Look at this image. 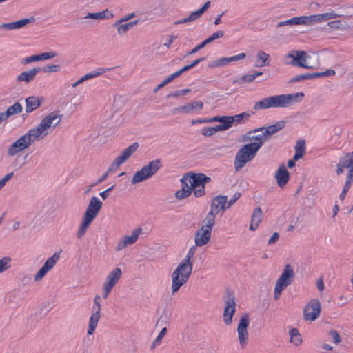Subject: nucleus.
Instances as JSON below:
<instances>
[{
    "label": "nucleus",
    "mask_w": 353,
    "mask_h": 353,
    "mask_svg": "<svg viewBox=\"0 0 353 353\" xmlns=\"http://www.w3.org/2000/svg\"><path fill=\"white\" fill-rule=\"evenodd\" d=\"M196 245L192 246L185 258L183 259L177 268L172 272V294H174L185 284L192 272L193 265L190 260L193 258L196 249Z\"/></svg>",
    "instance_id": "1"
},
{
    "label": "nucleus",
    "mask_w": 353,
    "mask_h": 353,
    "mask_svg": "<svg viewBox=\"0 0 353 353\" xmlns=\"http://www.w3.org/2000/svg\"><path fill=\"white\" fill-rule=\"evenodd\" d=\"M304 97L303 92L269 96L254 103V110H265L272 108H288L293 103L300 102Z\"/></svg>",
    "instance_id": "2"
},
{
    "label": "nucleus",
    "mask_w": 353,
    "mask_h": 353,
    "mask_svg": "<svg viewBox=\"0 0 353 353\" xmlns=\"http://www.w3.org/2000/svg\"><path fill=\"white\" fill-rule=\"evenodd\" d=\"M61 117L59 112H52L45 117L36 128L29 130L23 136L31 145L41 135L42 137L46 136L48 133L44 131L50 128L53 123V126L55 128L60 123Z\"/></svg>",
    "instance_id": "3"
},
{
    "label": "nucleus",
    "mask_w": 353,
    "mask_h": 353,
    "mask_svg": "<svg viewBox=\"0 0 353 353\" xmlns=\"http://www.w3.org/2000/svg\"><path fill=\"white\" fill-rule=\"evenodd\" d=\"M259 145L260 143H248L236 152L234 159L236 171L240 170L248 162L254 159L260 149Z\"/></svg>",
    "instance_id": "4"
},
{
    "label": "nucleus",
    "mask_w": 353,
    "mask_h": 353,
    "mask_svg": "<svg viewBox=\"0 0 353 353\" xmlns=\"http://www.w3.org/2000/svg\"><path fill=\"white\" fill-rule=\"evenodd\" d=\"M226 296L224 297L225 308L223 311V321L225 325H229L232 323V318L236 312V302L234 292L230 289L225 291Z\"/></svg>",
    "instance_id": "5"
},
{
    "label": "nucleus",
    "mask_w": 353,
    "mask_h": 353,
    "mask_svg": "<svg viewBox=\"0 0 353 353\" xmlns=\"http://www.w3.org/2000/svg\"><path fill=\"white\" fill-rule=\"evenodd\" d=\"M250 324V317L248 313H244L239 319L237 327L238 338L241 347L244 349L248 342V327Z\"/></svg>",
    "instance_id": "6"
},
{
    "label": "nucleus",
    "mask_w": 353,
    "mask_h": 353,
    "mask_svg": "<svg viewBox=\"0 0 353 353\" xmlns=\"http://www.w3.org/2000/svg\"><path fill=\"white\" fill-rule=\"evenodd\" d=\"M321 305L319 299H311L303 310V319L305 321H314L320 316Z\"/></svg>",
    "instance_id": "7"
},
{
    "label": "nucleus",
    "mask_w": 353,
    "mask_h": 353,
    "mask_svg": "<svg viewBox=\"0 0 353 353\" xmlns=\"http://www.w3.org/2000/svg\"><path fill=\"white\" fill-rule=\"evenodd\" d=\"M101 296L99 295H96L94 299V305L92 306V315L90 318L89 325L88 329V334L92 335L94 332V330L97 326L98 321L100 319V313H101Z\"/></svg>",
    "instance_id": "8"
},
{
    "label": "nucleus",
    "mask_w": 353,
    "mask_h": 353,
    "mask_svg": "<svg viewBox=\"0 0 353 353\" xmlns=\"http://www.w3.org/2000/svg\"><path fill=\"white\" fill-rule=\"evenodd\" d=\"M287 57L292 58V60L289 62L294 66H297L305 69H312V66L306 63L307 59L309 57L306 52L303 50H295L287 55Z\"/></svg>",
    "instance_id": "9"
},
{
    "label": "nucleus",
    "mask_w": 353,
    "mask_h": 353,
    "mask_svg": "<svg viewBox=\"0 0 353 353\" xmlns=\"http://www.w3.org/2000/svg\"><path fill=\"white\" fill-rule=\"evenodd\" d=\"M184 176H185V179L189 178V182L190 183V187L192 190L195 189V188L205 185L206 183L211 181V178L203 173L189 172Z\"/></svg>",
    "instance_id": "10"
},
{
    "label": "nucleus",
    "mask_w": 353,
    "mask_h": 353,
    "mask_svg": "<svg viewBox=\"0 0 353 353\" xmlns=\"http://www.w3.org/2000/svg\"><path fill=\"white\" fill-rule=\"evenodd\" d=\"M102 205L103 203L99 198L92 196L90 200L83 216L94 221L99 213Z\"/></svg>",
    "instance_id": "11"
},
{
    "label": "nucleus",
    "mask_w": 353,
    "mask_h": 353,
    "mask_svg": "<svg viewBox=\"0 0 353 353\" xmlns=\"http://www.w3.org/2000/svg\"><path fill=\"white\" fill-rule=\"evenodd\" d=\"M295 274L292 266L290 264H286L276 283L286 288L292 283Z\"/></svg>",
    "instance_id": "12"
},
{
    "label": "nucleus",
    "mask_w": 353,
    "mask_h": 353,
    "mask_svg": "<svg viewBox=\"0 0 353 353\" xmlns=\"http://www.w3.org/2000/svg\"><path fill=\"white\" fill-rule=\"evenodd\" d=\"M30 146V145L25 137L21 136L8 148L7 154L13 157Z\"/></svg>",
    "instance_id": "13"
},
{
    "label": "nucleus",
    "mask_w": 353,
    "mask_h": 353,
    "mask_svg": "<svg viewBox=\"0 0 353 353\" xmlns=\"http://www.w3.org/2000/svg\"><path fill=\"white\" fill-rule=\"evenodd\" d=\"M227 208V196H216L212 199L210 212L216 216Z\"/></svg>",
    "instance_id": "14"
},
{
    "label": "nucleus",
    "mask_w": 353,
    "mask_h": 353,
    "mask_svg": "<svg viewBox=\"0 0 353 353\" xmlns=\"http://www.w3.org/2000/svg\"><path fill=\"white\" fill-rule=\"evenodd\" d=\"M203 108L202 101H194L191 103H186L183 106L175 108L172 110V114H175L179 112L190 114L194 111H200Z\"/></svg>",
    "instance_id": "15"
},
{
    "label": "nucleus",
    "mask_w": 353,
    "mask_h": 353,
    "mask_svg": "<svg viewBox=\"0 0 353 353\" xmlns=\"http://www.w3.org/2000/svg\"><path fill=\"white\" fill-rule=\"evenodd\" d=\"M34 21L35 18L32 16L29 18L22 19L16 21L1 23L0 24V30H12L14 29H20L27 24L34 23Z\"/></svg>",
    "instance_id": "16"
},
{
    "label": "nucleus",
    "mask_w": 353,
    "mask_h": 353,
    "mask_svg": "<svg viewBox=\"0 0 353 353\" xmlns=\"http://www.w3.org/2000/svg\"><path fill=\"white\" fill-rule=\"evenodd\" d=\"M224 35V32L222 30H218L215 32H214L211 36L208 37L206 39L203 41L201 43H200L199 45H197L195 48L192 49L190 51L188 52L185 55V57L187 56H189L190 54H194L203 48L206 45L210 43L211 42L214 41V40L221 38Z\"/></svg>",
    "instance_id": "17"
},
{
    "label": "nucleus",
    "mask_w": 353,
    "mask_h": 353,
    "mask_svg": "<svg viewBox=\"0 0 353 353\" xmlns=\"http://www.w3.org/2000/svg\"><path fill=\"white\" fill-rule=\"evenodd\" d=\"M285 125V121H279L273 125H270L268 127H261L259 128L255 129L253 131L249 132L248 134H251L252 132H256L259 131H263L265 130V135H266L267 138L270 137L271 135L277 132L278 131L282 130Z\"/></svg>",
    "instance_id": "18"
},
{
    "label": "nucleus",
    "mask_w": 353,
    "mask_h": 353,
    "mask_svg": "<svg viewBox=\"0 0 353 353\" xmlns=\"http://www.w3.org/2000/svg\"><path fill=\"white\" fill-rule=\"evenodd\" d=\"M211 232L201 227L195 234L194 241L196 246L201 247L207 244L211 238Z\"/></svg>",
    "instance_id": "19"
},
{
    "label": "nucleus",
    "mask_w": 353,
    "mask_h": 353,
    "mask_svg": "<svg viewBox=\"0 0 353 353\" xmlns=\"http://www.w3.org/2000/svg\"><path fill=\"white\" fill-rule=\"evenodd\" d=\"M275 179L278 185L281 188H283L288 182L290 173L283 164L278 168L275 174Z\"/></svg>",
    "instance_id": "20"
},
{
    "label": "nucleus",
    "mask_w": 353,
    "mask_h": 353,
    "mask_svg": "<svg viewBox=\"0 0 353 353\" xmlns=\"http://www.w3.org/2000/svg\"><path fill=\"white\" fill-rule=\"evenodd\" d=\"M122 274L121 270L119 268H114L108 275L103 285L113 288L117 283Z\"/></svg>",
    "instance_id": "21"
},
{
    "label": "nucleus",
    "mask_w": 353,
    "mask_h": 353,
    "mask_svg": "<svg viewBox=\"0 0 353 353\" xmlns=\"http://www.w3.org/2000/svg\"><path fill=\"white\" fill-rule=\"evenodd\" d=\"M161 167V160L156 159L150 161L146 165L143 167L145 172L149 178L154 175Z\"/></svg>",
    "instance_id": "22"
},
{
    "label": "nucleus",
    "mask_w": 353,
    "mask_h": 353,
    "mask_svg": "<svg viewBox=\"0 0 353 353\" xmlns=\"http://www.w3.org/2000/svg\"><path fill=\"white\" fill-rule=\"evenodd\" d=\"M39 72V70L37 69L36 68H32L28 71H24L21 72L19 75H18V77H17V81H24L26 83H28L35 79L36 75Z\"/></svg>",
    "instance_id": "23"
},
{
    "label": "nucleus",
    "mask_w": 353,
    "mask_h": 353,
    "mask_svg": "<svg viewBox=\"0 0 353 353\" xmlns=\"http://www.w3.org/2000/svg\"><path fill=\"white\" fill-rule=\"evenodd\" d=\"M263 218V212L260 207H257L254 210V212L251 218V223L250 225V230H255L259 223H261Z\"/></svg>",
    "instance_id": "24"
},
{
    "label": "nucleus",
    "mask_w": 353,
    "mask_h": 353,
    "mask_svg": "<svg viewBox=\"0 0 353 353\" xmlns=\"http://www.w3.org/2000/svg\"><path fill=\"white\" fill-rule=\"evenodd\" d=\"M181 182L183 185H184V186L183 187L182 189L179 190L178 191L176 192L175 197L177 199H183L187 198L192 192V190L185 182V176H183V178L181 179Z\"/></svg>",
    "instance_id": "25"
},
{
    "label": "nucleus",
    "mask_w": 353,
    "mask_h": 353,
    "mask_svg": "<svg viewBox=\"0 0 353 353\" xmlns=\"http://www.w3.org/2000/svg\"><path fill=\"white\" fill-rule=\"evenodd\" d=\"M25 102L26 113L32 112L41 104V101L39 100V98L34 96L27 97Z\"/></svg>",
    "instance_id": "26"
},
{
    "label": "nucleus",
    "mask_w": 353,
    "mask_h": 353,
    "mask_svg": "<svg viewBox=\"0 0 353 353\" xmlns=\"http://www.w3.org/2000/svg\"><path fill=\"white\" fill-rule=\"evenodd\" d=\"M93 220L83 216L81 223L78 228L77 232V236L79 239H81L85 234L87 230L90 227V224Z\"/></svg>",
    "instance_id": "27"
},
{
    "label": "nucleus",
    "mask_w": 353,
    "mask_h": 353,
    "mask_svg": "<svg viewBox=\"0 0 353 353\" xmlns=\"http://www.w3.org/2000/svg\"><path fill=\"white\" fill-rule=\"evenodd\" d=\"M270 62V55L264 51H259L256 54V61L255 62L256 67H263L269 65Z\"/></svg>",
    "instance_id": "28"
},
{
    "label": "nucleus",
    "mask_w": 353,
    "mask_h": 353,
    "mask_svg": "<svg viewBox=\"0 0 353 353\" xmlns=\"http://www.w3.org/2000/svg\"><path fill=\"white\" fill-rule=\"evenodd\" d=\"M114 17V14L109 12L108 9L100 12H94V13H88V14L84 17V19H111Z\"/></svg>",
    "instance_id": "29"
},
{
    "label": "nucleus",
    "mask_w": 353,
    "mask_h": 353,
    "mask_svg": "<svg viewBox=\"0 0 353 353\" xmlns=\"http://www.w3.org/2000/svg\"><path fill=\"white\" fill-rule=\"evenodd\" d=\"M305 152V140H299L296 142V145L295 146V154L294 155V160H299L301 159Z\"/></svg>",
    "instance_id": "30"
},
{
    "label": "nucleus",
    "mask_w": 353,
    "mask_h": 353,
    "mask_svg": "<svg viewBox=\"0 0 353 353\" xmlns=\"http://www.w3.org/2000/svg\"><path fill=\"white\" fill-rule=\"evenodd\" d=\"M263 74V72H256L253 74H248L242 76L240 79L234 81V83L242 84L243 83H251L257 77H259Z\"/></svg>",
    "instance_id": "31"
},
{
    "label": "nucleus",
    "mask_w": 353,
    "mask_h": 353,
    "mask_svg": "<svg viewBox=\"0 0 353 353\" xmlns=\"http://www.w3.org/2000/svg\"><path fill=\"white\" fill-rule=\"evenodd\" d=\"M216 216L212 212H209L205 219L203 221L202 227L212 232V228L215 224Z\"/></svg>",
    "instance_id": "32"
},
{
    "label": "nucleus",
    "mask_w": 353,
    "mask_h": 353,
    "mask_svg": "<svg viewBox=\"0 0 353 353\" xmlns=\"http://www.w3.org/2000/svg\"><path fill=\"white\" fill-rule=\"evenodd\" d=\"M316 78H318L316 72L306 73V74L296 75V76L292 77L289 81V82L290 83H296V82H299V81H303V80L313 79H316Z\"/></svg>",
    "instance_id": "33"
},
{
    "label": "nucleus",
    "mask_w": 353,
    "mask_h": 353,
    "mask_svg": "<svg viewBox=\"0 0 353 353\" xmlns=\"http://www.w3.org/2000/svg\"><path fill=\"white\" fill-rule=\"evenodd\" d=\"M289 334L290 336V342L298 346L302 343L301 336L297 328L290 330Z\"/></svg>",
    "instance_id": "34"
},
{
    "label": "nucleus",
    "mask_w": 353,
    "mask_h": 353,
    "mask_svg": "<svg viewBox=\"0 0 353 353\" xmlns=\"http://www.w3.org/2000/svg\"><path fill=\"white\" fill-rule=\"evenodd\" d=\"M141 232L142 229L141 228L133 230L130 236H125L124 237V243H127V245H132L134 243L137 241L139 235L141 233Z\"/></svg>",
    "instance_id": "35"
},
{
    "label": "nucleus",
    "mask_w": 353,
    "mask_h": 353,
    "mask_svg": "<svg viewBox=\"0 0 353 353\" xmlns=\"http://www.w3.org/2000/svg\"><path fill=\"white\" fill-rule=\"evenodd\" d=\"M148 179H149V177L148 176V175L146 174V173L145 172L144 170L142 168L140 170L136 172V173L134 174L131 180V183L132 184H137L138 183L147 180Z\"/></svg>",
    "instance_id": "36"
},
{
    "label": "nucleus",
    "mask_w": 353,
    "mask_h": 353,
    "mask_svg": "<svg viewBox=\"0 0 353 353\" xmlns=\"http://www.w3.org/2000/svg\"><path fill=\"white\" fill-rule=\"evenodd\" d=\"M60 258V252H55L54 254L48 258L43 264V267L46 268L48 271H50L56 264L57 261Z\"/></svg>",
    "instance_id": "37"
},
{
    "label": "nucleus",
    "mask_w": 353,
    "mask_h": 353,
    "mask_svg": "<svg viewBox=\"0 0 353 353\" xmlns=\"http://www.w3.org/2000/svg\"><path fill=\"white\" fill-rule=\"evenodd\" d=\"M302 25L311 26L317 23H320L318 14H312L309 16H301Z\"/></svg>",
    "instance_id": "38"
},
{
    "label": "nucleus",
    "mask_w": 353,
    "mask_h": 353,
    "mask_svg": "<svg viewBox=\"0 0 353 353\" xmlns=\"http://www.w3.org/2000/svg\"><path fill=\"white\" fill-rule=\"evenodd\" d=\"M23 107L19 102L14 103L12 105L10 106L5 111L6 114L10 117L12 115L19 114L22 112Z\"/></svg>",
    "instance_id": "39"
},
{
    "label": "nucleus",
    "mask_w": 353,
    "mask_h": 353,
    "mask_svg": "<svg viewBox=\"0 0 353 353\" xmlns=\"http://www.w3.org/2000/svg\"><path fill=\"white\" fill-rule=\"evenodd\" d=\"M251 114L248 112H243L239 114L232 116L234 119V123H245L250 119Z\"/></svg>",
    "instance_id": "40"
},
{
    "label": "nucleus",
    "mask_w": 353,
    "mask_h": 353,
    "mask_svg": "<svg viewBox=\"0 0 353 353\" xmlns=\"http://www.w3.org/2000/svg\"><path fill=\"white\" fill-rule=\"evenodd\" d=\"M138 22V20H135L134 21H130L125 24H120L117 26L118 33L121 35L126 33L130 28L137 25Z\"/></svg>",
    "instance_id": "41"
},
{
    "label": "nucleus",
    "mask_w": 353,
    "mask_h": 353,
    "mask_svg": "<svg viewBox=\"0 0 353 353\" xmlns=\"http://www.w3.org/2000/svg\"><path fill=\"white\" fill-rule=\"evenodd\" d=\"M294 25H302L301 16L292 17L284 21L279 22L277 25V27Z\"/></svg>",
    "instance_id": "42"
},
{
    "label": "nucleus",
    "mask_w": 353,
    "mask_h": 353,
    "mask_svg": "<svg viewBox=\"0 0 353 353\" xmlns=\"http://www.w3.org/2000/svg\"><path fill=\"white\" fill-rule=\"evenodd\" d=\"M352 161H347L343 158L341 157L339 160V163L337 164V168L336 170V173L337 175L341 174L343 171L344 168H347L351 164Z\"/></svg>",
    "instance_id": "43"
},
{
    "label": "nucleus",
    "mask_w": 353,
    "mask_h": 353,
    "mask_svg": "<svg viewBox=\"0 0 353 353\" xmlns=\"http://www.w3.org/2000/svg\"><path fill=\"white\" fill-rule=\"evenodd\" d=\"M219 123L227 130L234 124V119H232V116H221Z\"/></svg>",
    "instance_id": "44"
},
{
    "label": "nucleus",
    "mask_w": 353,
    "mask_h": 353,
    "mask_svg": "<svg viewBox=\"0 0 353 353\" xmlns=\"http://www.w3.org/2000/svg\"><path fill=\"white\" fill-rule=\"evenodd\" d=\"M178 77L177 74H176V72H174L173 74H172L171 75L168 76L166 79H165L161 83H159L154 90V92H157L158 90H159L160 89H161L162 88H163L165 85H166L167 84L170 83V82H172L173 80H174L175 79H176Z\"/></svg>",
    "instance_id": "45"
},
{
    "label": "nucleus",
    "mask_w": 353,
    "mask_h": 353,
    "mask_svg": "<svg viewBox=\"0 0 353 353\" xmlns=\"http://www.w3.org/2000/svg\"><path fill=\"white\" fill-rule=\"evenodd\" d=\"M228 63V57H221L220 59H218L216 60H214L212 62H210L208 67V68H218L221 66L225 65Z\"/></svg>",
    "instance_id": "46"
},
{
    "label": "nucleus",
    "mask_w": 353,
    "mask_h": 353,
    "mask_svg": "<svg viewBox=\"0 0 353 353\" xmlns=\"http://www.w3.org/2000/svg\"><path fill=\"white\" fill-rule=\"evenodd\" d=\"M11 259L8 256L0 259V274L10 268Z\"/></svg>",
    "instance_id": "47"
},
{
    "label": "nucleus",
    "mask_w": 353,
    "mask_h": 353,
    "mask_svg": "<svg viewBox=\"0 0 353 353\" xmlns=\"http://www.w3.org/2000/svg\"><path fill=\"white\" fill-rule=\"evenodd\" d=\"M318 15L319 17L320 22H322L323 21H327V20H329L331 19H335V18L340 17L339 14H336L334 11L326 12V13H323V14H319Z\"/></svg>",
    "instance_id": "48"
},
{
    "label": "nucleus",
    "mask_w": 353,
    "mask_h": 353,
    "mask_svg": "<svg viewBox=\"0 0 353 353\" xmlns=\"http://www.w3.org/2000/svg\"><path fill=\"white\" fill-rule=\"evenodd\" d=\"M267 139L268 138L266 135H265L264 132H263L262 134L252 136L251 137H249L250 141H256V142H252L251 143H260V148L263 145V144L264 143Z\"/></svg>",
    "instance_id": "49"
},
{
    "label": "nucleus",
    "mask_w": 353,
    "mask_h": 353,
    "mask_svg": "<svg viewBox=\"0 0 353 353\" xmlns=\"http://www.w3.org/2000/svg\"><path fill=\"white\" fill-rule=\"evenodd\" d=\"M130 157L122 152L119 156H118L113 162V165H115L116 168H118L122 163L127 161Z\"/></svg>",
    "instance_id": "50"
},
{
    "label": "nucleus",
    "mask_w": 353,
    "mask_h": 353,
    "mask_svg": "<svg viewBox=\"0 0 353 353\" xmlns=\"http://www.w3.org/2000/svg\"><path fill=\"white\" fill-rule=\"evenodd\" d=\"M139 144L138 142H134L133 143L132 145H130V146H128L127 148H125L123 152H124V154H125L126 155H128L129 157H130V156L137 150V149L139 148Z\"/></svg>",
    "instance_id": "51"
},
{
    "label": "nucleus",
    "mask_w": 353,
    "mask_h": 353,
    "mask_svg": "<svg viewBox=\"0 0 353 353\" xmlns=\"http://www.w3.org/2000/svg\"><path fill=\"white\" fill-rule=\"evenodd\" d=\"M191 91L190 89H183V90H178L173 92H170L167 95V98L170 99L171 97H178L179 96L185 95L186 94L189 93Z\"/></svg>",
    "instance_id": "52"
},
{
    "label": "nucleus",
    "mask_w": 353,
    "mask_h": 353,
    "mask_svg": "<svg viewBox=\"0 0 353 353\" xmlns=\"http://www.w3.org/2000/svg\"><path fill=\"white\" fill-rule=\"evenodd\" d=\"M57 53L54 51H50L47 52H43L38 54L39 61L48 60L54 58L57 56Z\"/></svg>",
    "instance_id": "53"
},
{
    "label": "nucleus",
    "mask_w": 353,
    "mask_h": 353,
    "mask_svg": "<svg viewBox=\"0 0 353 353\" xmlns=\"http://www.w3.org/2000/svg\"><path fill=\"white\" fill-rule=\"evenodd\" d=\"M48 272L46 268L42 266L34 275V281L37 282L41 281Z\"/></svg>",
    "instance_id": "54"
},
{
    "label": "nucleus",
    "mask_w": 353,
    "mask_h": 353,
    "mask_svg": "<svg viewBox=\"0 0 353 353\" xmlns=\"http://www.w3.org/2000/svg\"><path fill=\"white\" fill-rule=\"evenodd\" d=\"M285 288L276 283L274 290V298L275 300H277L280 298L282 291Z\"/></svg>",
    "instance_id": "55"
},
{
    "label": "nucleus",
    "mask_w": 353,
    "mask_h": 353,
    "mask_svg": "<svg viewBox=\"0 0 353 353\" xmlns=\"http://www.w3.org/2000/svg\"><path fill=\"white\" fill-rule=\"evenodd\" d=\"M318 78H323L325 77H330L335 74V70L332 69H328L324 72H316Z\"/></svg>",
    "instance_id": "56"
},
{
    "label": "nucleus",
    "mask_w": 353,
    "mask_h": 353,
    "mask_svg": "<svg viewBox=\"0 0 353 353\" xmlns=\"http://www.w3.org/2000/svg\"><path fill=\"white\" fill-rule=\"evenodd\" d=\"M330 335L332 338V341L335 344H338L341 341L340 335L338 332L334 330H332L330 332Z\"/></svg>",
    "instance_id": "57"
},
{
    "label": "nucleus",
    "mask_w": 353,
    "mask_h": 353,
    "mask_svg": "<svg viewBox=\"0 0 353 353\" xmlns=\"http://www.w3.org/2000/svg\"><path fill=\"white\" fill-rule=\"evenodd\" d=\"M192 192H194L195 197H201L205 194V185L201 186L199 188H195Z\"/></svg>",
    "instance_id": "58"
},
{
    "label": "nucleus",
    "mask_w": 353,
    "mask_h": 353,
    "mask_svg": "<svg viewBox=\"0 0 353 353\" xmlns=\"http://www.w3.org/2000/svg\"><path fill=\"white\" fill-rule=\"evenodd\" d=\"M353 183V173L350 172H347V174L346 176L345 183L343 187H345L348 189L350 188Z\"/></svg>",
    "instance_id": "59"
},
{
    "label": "nucleus",
    "mask_w": 353,
    "mask_h": 353,
    "mask_svg": "<svg viewBox=\"0 0 353 353\" xmlns=\"http://www.w3.org/2000/svg\"><path fill=\"white\" fill-rule=\"evenodd\" d=\"M38 61H39L38 54H34V55H32V56L26 57L25 59H23L22 60V63L23 64H28V63H30L32 62Z\"/></svg>",
    "instance_id": "60"
},
{
    "label": "nucleus",
    "mask_w": 353,
    "mask_h": 353,
    "mask_svg": "<svg viewBox=\"0 0 353 353\" xmlns=\"http://www.w3.org/2000/svg\"><path fill=\"white\" fill-rule=\"evenodd\" d=\"M114 188V185L109 187L105 190L99 193L100 196L103 199L105 200L108 196L110 195V193L113 190Z\"/></svg>",
    "instance_id": "61"
},
{
    "label": "nucleus",
    "mask_w": 353,
    "mask_h": 353,
    "mask_svg": "<svg viewBox=\"0 0 353 353\" xmlns=\"http://www.w3.org/2000/svg\"><path fill=\"white\" fill-rule=\"evenodd\" d=\"M245 57H246L245 53L242 52L237 55L228 57V63L243 59L245 58Z\"/></svg>",
    "instance_id": "62"
},
{
    "label": "nucleus",
    "mask_w": 353,
    "mask_h": 353,
    "mask_svg": "<svg viewBox=\"0 0 353 353\" xmlns=\"http://www.w3.org/2000/svg\"><path fill=\"white\" fill-rule=\"evenodd\" d=\"M213 127H206L202 130L201 134L205 137H210L214 134Z\"/></svg>",
    "instance_id": "63"
},
{
    "label": "nucleus",
    "mask_w": 353,
    "mask_h": 353,
    "mask_svg": "<svg viewBox=\"0 0 353 353\" xmlns=\"http://www.w3.org/2000/svg\"><path fill=\"white\" fill-rule=\"evenodd\" d=\"M342 23L340 20L332 21L328 22L327 25L332 29L338 30L341 28Z\"/></svg>",
    "instance_id": "64"
}]
</instances>
